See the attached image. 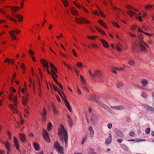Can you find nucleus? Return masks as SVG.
Returning <instances> with one entry per match:
<instances>
[{"mask_svg":"<svg viewBox=\"0 0 154 154\" xmlns=\"http://www.w3.org/2000/svg\"><path fill=\"white\" fill-rule=\"evenodd\" d=\"M58 135L63 143L64 141L66 147L68 143L67 132L65 129L64 126L62 124L60 125V128L59 129Z\"/></svg>","mask_w":154,"mask_h":154,"instance_id":"nucleus-1","label":"nucleus"},{"mask_svg":"<svg viewBox=\"0 0 154 154\" xmlns=\"http://www.w3.org/2000/svg\"><path fill=\"white\" fill-rule=\"evenodd\" d=\"M114 132L117 136L120 137L122 138L124 137V135L123 133L117 129L116 128L114 130Z\"/></svg>","mask_w":154,"mask_h":154,"instance_id":"nucleus-12","label":"nucleus"},{"mask_svg":"<svg viewBox=\"0 0 154 154\" xmlns=\"http://www.w3.org/2000/svg\"><path fill=\"white\" fill-rule=\"evenodd\" d=\"M41 62L42 63L44 69H45V66H46V64L48 65V62L46 61L45 60L42 59H41Z\"/></svg>","mask_w":154,"mask_h":154,"instance_id":"nucleus-29","label":"nucleus"},{"mask_svg":"<svg viewBox=\"0 0 154 154\" xmlns=\"http://www.w3.org/2000/svg\"><path fill=\"white\" fill-rule=\"evenodd\" d=\"M124 84L121 81H118L116 85V86L117 88L119 89H122L124 86Z\"/></svg>","mask_w":154,"mask_h":154,"instance_id":"nucleus-18","label":"nucleus"},{"mask_svg":"<svg viewBox=\"0 0 154 154\" xmlns=\"http://www.w3.org/2000/svg\"><path fill=\"white\" fill-rule=\"evenodd\" d=\"M147 94L146 92L144 91H142L141 93V96L143 98H146L147 97Z\"/></svg>","mask_w":154,"mask_h":154,"instance_id":"nucleus-36","label":"nucleus"},{"mask_svg":"<svg viewBox=\"0 0 154 154\" xmlns=\"http://www.w3.org/2000/svg\"><path fill=\"white\" fill-rule=\"evenodd\" d=\"M54 146L59 153L60 154H64L63 148L60 145L58 142L55 143Z\"/></svg>","mask_w":154,"mask_h":154,"instance_id":"nucleus-6","label":"nucleus"},{"mask_svg":"<svg viewBox=\"0 0 154 154\" xmlns=\"http://www.w3.org/2000/svg\"><path fill=\"white\" fill-rule=\"evenodd\" d=\"M142 105L145 108L148 113L150 114L154 113V107H152L146 103H142Z\"/></svg>","mask_w":154,"mask_h":154,"instance_id":"nucleus-5","label":"nucleus"},{"mask_svg":"<svg viewBox=\"0 0 154 154\" xmlns=\"http://www.w3.org/2000/svg\"><path fill=\"white\" fill-rule=\"evenodd\" d=\"M126 8L128 9H132L133 10L135 11H137V10H135L133 8H132V7L130 5H128V6H126Z\"/></svg>","mask_w":154,"mask_h":154,"instance_id":"nucleus-61","label":"nucleus"},{"mask_svg":"<svg viewBox=\"0 0 154 154\" xmlns=\"http://www.w3.org/2000/svg\"><path fill=\"white\" fill-rule=\"evenodd\" d=\"M101 41L104 47L106 48H109V47L108 44L105 40L103 39H101Z\"/></svg>","mask_w":154,"mask_h":154,"instance_id":"nucleus-25","label":"nucleus"},{"mask_svg":"<svg viewBox=\"0 0 154 154\" xmlns=\"http://www.w3.org/2000/svg\"><path fill=\"white\" fill-rule=\"evenodd\" d=\"M100 97L96 95H93L89 98V100H95L96 103L108 111L109 112H111L112 110L111 109L106 105L100 102Z\"/></svg>","mask_w":154,"mask_h":154,"instance_id":"nucleus-2","label":"nucleus"},{"mask_svg":"<svg viewBox=\"0 0 154 154\" xmlns=\"http://www.w3.org/2000/svg\"><path fill=\"white\" fill-rule=\"evenodd\" d=\"M150 128H147L145 130V132L147 134H149L150 132Z\"/></svg>","mask_w":154,"mask_h":154,"instance_id":"nucleus-52","label":"nucleus"},{"mask_svg":"<svg viewBox=\"0 0 154 154\" xmlns=\"http://www.w3.org/2000/svg\"><path fill=\"white\" fill-rule=\"evenodd\" d=\"M52 127V124L50 122L49 123L48 125L47 130L48 131H50L51 129V128Z\"/></svg>","mask_w":154,"mask_h":154,"instance_id":"nucleus-44","label":"nucleus"},{"mask_svg":"<svg viewBox=\"0 0 154 154\" xmlns=\"http://www.w3.org/2000/svg\"><path fill=\"white\" fill-rule=\"evenodd\" d=\"M73 69L75 72L76 73V74L78 75H79V71L78 70H77L74 67L73 68Z\"/></svg>","mask_w":154,"mask_h":154,"instance_id":"nucleus-63","label":"nucleus"},{"mask_svg":"<svg viewBox=\"0 0 154 154\" xmlns=\"http://www.w3.org/2000/svg\"><path fill=\"white\" fill-rule=\"evenodd\" d=\"M137 45H133L131 47V50L133 53L137 51Z\"/></svg>","mask_w":154,"mask_h":154,"instance_id":"nucleus-31","label":"nucleus"},{"mask_svg":"<svg viewBox=\"0 0 154 154\" xmlns=\"http://www.w3.org/2000/svg\"><path fill=\"white\" fill-rule=\"evenodd\" d=\"M87 37L91 39H93V40H94L96 38L98 37V36H88Z\"/></svg>","mask_w":154,"mask_h":154,"instance_id":"nucleus-49","label":"nucleus"},{"mask_svg":"<svg viewBox=\"0 0 154 154\" xmlns=\"http://www.w3.org/2000/svg\"><path fill=\"white\" fill-rule=\"evenodd\" d=\"M145 140L144 139H136V142H139L140 141H145Z\"/></svg>","mask_w":154,"mask_h":154,"instance_id":"nucleus-59","label":"nucleus"},{"mask_svg":"<svg viewBox=\"0 0 154 154\" xmlns=\"http://www.w3.org/2000/svg\"><path fill=\"white\" fill-rule=\"evenodd\" d=\"M91 121L93 125H97L99 122V118L98 116L95 114H93L91 117Z\"/></svg>","mask_w":154,"mask_h":154,"instance_id":"nucleus-7","label":"nucleus"},{"mask_svg":"<svg viewBox=\"0 0 154 154\" xmlns=\"http://www.w3.org/2000/svg\"><path fill=\"white\" fill-rule=\"evenodd\" d=\"M71 12L74 15L77 16L78 15L77 11L73 8H71Z\"/></svg>","mask_w":154,"mask_h":154,"instance_id":"nucleus-28","label":"nucleus"},{"mask_svg":"<svg viewBox=\"0 0 154 154\" xmlns=\"http://www.w3.org/2000/svg\"><path fill=\"white\" fill-rule=\"evenodd\" d=\"M129 135L131 137H134L135 135V133L133 131H131L129 132Z\"/></svg>","mask_w":154,"mask_h":154,"instance_id":"nucleus-50","label":"nucleus"},{"mask_svg":"<svg viewBox=\"0 0 154 154\" xmlns=\"http://www.w3.org/2000/svg\"><path fill=\"white\" fill-rule=\"evenodd\" d=\"M52 86L55 91H57L58 92H59V91L57 87H55L54 85H53Z\"/></svg>","mask_w":154,"mask_h":154,"instance_id":"nucleus-56","label":"nucleus"},{"mask_svg":"<svg viewBox=\"0 0 154 154\" xmlns=\"http://www.w3.org/2000/svg\"><path fill=\"white\" fill-rule=\"evenodd\" d=\"M121 147L124 149L126 151H127L129 149L128 147L126 145H125V144H122Z\"/></svg>","mask_w":154,"mask_h":154,"instance_id":"nucleus-40","label":"nucleus"},{"mask_svg":"<svg viewBox=\"0 0 154 154\" xmlns=\"http://www.w3.org/2000/svg\"><path fill=\"white\" fill-rule=\"evenodd\" d=\"M138 38L140 40L138 43V46L140 48L141 51L145 52L146 51V47L147 48H148V47L147 44L143 41L142 39L143 37L142 35H139Z\"/></svg>","mask_w":154,"mask_h":154,"instance_id":"nucleus-3","label":"nucleus"},{"mask_svg":"<svg viewBox=\"0 0 154 154\" xmlns=\"http://www.w3.org/2000/svg\"><path fill=\"white\" fill-rule=\"evenodd\" d=\"M95 28L98 32L101 33L102 34L104 35H106V33L102 29L97 26L95 27Z\"/></svg>","mask_w":154,"mask_h":154,"instance_id":"nucleus-32","label":"nucleus"},{"mask_svg":"<svg viewBox=\"0 0 154 154\" xmlns=\"http://www.w3.org/2000/svg\"><path fill=\"white\" fill-rule=\"evenodd\" d=\"M47 115V112L46 109L44 108L42 112V117L43 121L45 122L46 121V116Z\"/></svg>","mask_w":154,"mask_h":154,"instance_id":"nucleus-20","label":"nucleus"},{"mask_svg":"<svg viewBox=\"0 0 154 154\" xmlns=\"http://www.w3.org/2000/svg\"><path fill=\"white\" fill-rule=\"evenodd\" d=\"M112 141V136L111 133L109 134V137L106 139L105 143L107 145L110 144Z\"/></svg>","mask_w":154,"mask_h":154,"instance_id":"nucleus-14","label":"nucleus"},{"mask_svg":"<svg viewBox=\"0 0 154 154\" xmlns=\"http://www.w3.org/2000/svg\"><path fill=\"white\" fill-rule=\"evenodd\" d=\"M88 152L90 154H93L94 152V150L92 148H89L88 149Z\"/></svg>","mask_w":154,"mask_h":154,"instance_id":"nucleus-46","label":"nucleus"},{"mask_svg":"<svg viewBox=\"0 0 154 154\" xmlns=\"http://www.w3.org/2000/svg\"><path fill=\"white\" fill-rule=\"evenodd\" d=\"M61 2L63 3L66 7H67L68 5V2L67 0H61Z\"/></svg>","mask_w":154,"mask_h":154,"instance_id":"nucleus-39","label":"nucleus"},{"mask_svg":"<svg viewBox=\"0 0 154 154\" xmlns=\"http://www.w3.org/2000/svg\"><path fill=\"white\" fill-rule=\"evenodd\" d=\"M14 143L18 151H19L20 149H19L20 145L19 144V142L17 139L15 137H14Z\"/></svg>","mask_w":154,"mask_h":154,"instance_id":"nucleus-16","label":"nucleus"},{"mask_svg":"<svg viewBox=\"0 0 154 154\" xmlns=\"http://www.w3.org/2000/svg\"><path fill=\"white\" fill-rule=\"evenodd\" d=\"M20 32V31L18 29H16L15 30H13L11 31L9 33L13 39H14L15 40H17V39L16 38V35L14 34V32H16L17 34H18Z\"/></svg>","mask_w":154,"mask_h":154,"instance_id":"nucleus-11","label":"nucleus"},{"mask_svg":"<svg viewBox=\"0 0 154 154\" xmlns=\"http://www.w3.org/2000/svg\"><path fill=\"white\" fill-rule=\"evenodd\" d=\"M12 95V94H10V96L8 97L9 100L11 101H13L14 102V103L15 106H17V97L16 96H14L13 97H11Z\"/></svg>","mask_w":154,"mask_h":154,"instance_id":"nucleus-13","label":"nucleus"},{"mask_svg":"<svg viewBox=\"0 0 154 154\" xmlns=\"http://www.w3.org/2000/svg\"><path fill=\"white\" fill-rule=\"evenodd\" d=\"M122 48V45L120 43L116 45V48L117 50L119 51H121V48Z\"/></svg>","mask_w":154,"mask_h":154,"instance_id":"nucleus-41","label":"nucleus"},{"mask_svg":"<svg viewBox=\"0 0 154 154\" xmlns=\"http://www.w3.org/2000/svg\"><path fill=\"white\" fill-rule=\"evenodd\" d=\"M50 66L51 68V71L52 73L57 78H58V76L56 74V72H58L57 69L55 67L53 64L52 63H50Z\"/></svg>","mask_w":154,"mask_h":154,"instance_id":"nucleus-10","label":"nucleus"},{"mask_svg":"<svg viewBox=\"0 0 154 154\" xmlns=\"http://www.w3.org/2000/svg\"><path fill=\"white\" fill-rule=\"evenodd\" d=\"M125 109V107L123 105L118 106V110H124Z\"/></svg>","mask_w":154,"mask_h":154,"instance_id":"nucleus-42","label":"nucleus"},{"mask_svg":"<svg viewBox=\"0 0 154 154\" xmlns=\"http://www.w3.org/2000/svg\"><path fill=\"white\" fill-rule=\"evenodd\" d=\"M152 5H147L145 6V8L146 9L152 8Z\"/></svg>","mask_w":154,"mask_h":154,"instance_id":"nucleus-55","label":"nucleus"},{"mask_svg":"<svg viewBox=\"0 0 154 154\" xmlns=\"http://www.w3.org/2000/svg\"><path fill=\"white\" fill-rule=\"evenodd\" d=\"M45 67L46 68V70L48 73V74L49 75H51L52 74L49 71L48 69L49 66L48 64H46V66H45Z\"/></svg>","mask_w":154,"mask_h":154,"instance_id":"nucleus-48","label":"nucleus"},{"mask_svg":"<svg viewBox=\"0 0 154 154\" xmlns=\"http://www.w3.org/2000/svg\"><path fill=\"white\" fill-rule=\"evenodd\" d=\"M152 101H153V103L152 104V105H154V92H152Z\"/></svg>","mask_w":154,"mask_h":154,"instance_id":"nucleus-60","label":"nucleus"},{"mask_svg":"<svg viewBox=\"0 0 154 154\" xmlns=\"http://www.w3.org/2000/svg\"><path fill=\"white\" fill-rule=\"evenodd\" d=\"M136 18L140 21H142V18L141 16H138L137 17H136Z\"/></svg>","mask_w":154,"mask_h":154,"instance_id":"nucleus-64","label":"nucleus"},{"mask_svg":"<svg viewBox=\"0 0 154 154\" xmlns=\"http://www.w3.org/2000/svg\"><path fill=\"white\" fill-rule=\"evenodd\" d=\"M80 78H81V82L82 83L84 84V85H86V82H85V79L83 78L82 76L81 75L80 76Z\"/></svg>","mask_w":154,"mask_h":154,"instance_id":"nucleus-43","label":"nucleus"},{"mask_svg":"<svg viewBox=\"0 0 154 154\" xmlns=\"http://www.w3.org/2000/svg\"><path fill=\"white\" fill-rule=\"evenodd\" d=\"M111 108L116 110H118V106H111Z\"/></svg>","mask_w":154,"mask_h":154,"instance_id":"nucleus-51","label":"nucleus"},{"mask_svg":"<svg viewBox=\"0 0 154 154\" xmlns=\"http://www.w3.org/2000/svg\"><path fill=\"white\" fill-rule=\"evenodd\" d=\"M5 145V147L7 150L8 151L10 152L11 151V144L8 141L5 143H2Z\"/></svg>","mask_w":154,"mask_h":154,"instance_id":"nucleus-17","label":"nucleus"},{"mask_svg":"<svg viewBox=\"0 0 154 154\" xmlns=\"http://www.w3.org/2000/svg\"><path fill=\"white\" fill-rule=\"evenodd\" d=\"M51 75L53 79H54V81L57 84L58 82L57 79L55 78V77L54 76V75L53 74H52Z\"/></svg>","mask_w":154,"mask_h":154,"instance_id":"nucleus-57","label":"nucleus"},{"mask_svg":"<svg viewBox=\"0 0 154 154\" xmlns=\"http://www.w3.org/2000/svg\"><path fill=\"white\" fill-rule=\"evenodd\" d=\"M68 123L70 125V126L72 127L73 125V122L72 119L70 118L69 116H68Z\"/></svg>","mask_w":154,"mask_h":154,"instance_id":"nucleus-35","label":"nucleus"},{"mask_svg":"<svg viewBox=\"0 0 154 154\" xmlns=\"http://www.w3.org/2000/svg\"><path fill=\"white\" fill-rule=\"evenodd\" d=\"M73 3L78 8H82L83 10L84 11H85V12H86L87 13H88V11L85 9L84 7H82L80 4L76 3L75 2H74Z\"/></svg>","mask_w":154,"mask_h":154,"instance_id":"nucleus-24","label":"nucleus"},{"mask_svg":"<svg viewBox=\"0 0 154 154\" xmlns=\"http://www.w3.org/2000/svg\"><path fill=\"white\" fill-rule=\"evenodd\" d=\"M43 136L45 140L48 143H50L51 141L50 139L48 132L45 129H43Z\"/></svg>","mask_w":154,"mask_h":154,"instance_id":"nucleus-8","label":"nucleus"},{"mask_svg":"<svg viewBox=\"0 0 154 154\" xmlns=\"http://www.w3.org/2000/svg\"><path fill=\"white\" fill-rule=\"evenodd\" d=\"M91 45H92V47L94 48H98V46L95 44H91Z\"/></svg>","mask_w":154,"mask_h":154,"instance_id":"nucleus-62","label":"nucleus"},{"mask_svg":"<svg viewBox=\"0 0 154 154\" xmlns=\"http://www.w3.org/2000/svg\"><path fill=\"white\" fill-rule=\"evenodd\" d=\"M9 107L10 109L12 110L14 113H17L18 112L16 109L15 107L12 104H10L9 105Z\"/></svg>","mask_w":154,"mask_h":154,"instance_id":"nucleus-26","label":"nucleus"},{"mask_svg":"<svg viewBox=\"0 0 154 154\" xmlns=\"http://www.w3.org/2000/svg\"><path fill=\"white\" fill-rule=\"evenodd\" d=\"M64 103L65 104L68 110L71 112H72V109L71 107L70 106L69 103L68 101L66 99H64Z\"/></svg>","mask_w":154,"mask_h":154,"instance_id":"nucleus-19","label":"nucleus"},{"mask_svg":"<svg viewBox=\"0 0 154 154\" xmlns=\"http://www.w3.org/2000/svg\"><path fill=\"white\" fill-rule=\"evenodd\" d=\"M6 18L8 20H10L11 21H14L15 22V23H16L17 21V20L15 19L12 18L11 17L9 16H6Z\"/></svg>","mask_w":154,"mask_h":154,"instance_id":"nucleus-33","label":"nucleus"},{"mask_svg":"<svg viewBox=\"0 0 154 154\" xmlns=\"http://www.w3.org/2000/svg\"><path fill=\"white\" fill-rule=\"evenodd\" d=\"M98 22L101 25L103 26H104V27H105L106 28L105 26V25H106L105 23H104V22L103 21H102L101 20H98Z\"/></svg>","mask_w":154,"mask_h":154,"instance_id":"nucleus-45","label":"nucleus"},{"mask_svg":"<svg viewBox=\"0 0 154 154\" xmlns=\"http://www.w3.org/2000/svg\"><path fill=\"white\" fill-rule=\"evenodd\" d=\"M34 145L35 150L36 151H38L39 149L40 146L39 144L36 143H34Z\"/></svg>","mask_w":154,"mask_h":154,"instance_id":"nucleus-37","label":"nucleus"},{"mask_svg":"<svg viewBox=\"0 0 154 154\" xmlns=\"http://www.w3.org/2000/svg\"><path fill=\"white\" fill-rule=\"evenodd\" d=\"M77 65L78 66L81 68L83 64L81 62H78L77 63Z\"/></svg>","mask_w":154,"mask_h":154,"instance_id":"nucleus-53","label":"nucleus"},{"mask_svg":"<svg viewBox=\"0 0 154 154\" xmlns=\"http://www.w3.org/2000/svg\"><path fill=\"white\" fill-rule=\"evenodd\" d=\"M128 63L130 65L132 66H134L135 64V62L134 60H130L128 61Z\"/></svg>","mask_w":154,"mask_h":154,"instance_id":"nucleus-38","label":"nucleus"},{"mask_svg":"<svg viewBox=\"0 0 154 154\" xmlns=\"http://www.w3.org/2000/svg\"><path fill=\"white\" fill-rule=\"evenodd\" d=\"M20 9V8L18 7H12L11 10L12 11H18Z\"/></svg>","mask_w":154,"mask_h":154,"instance_id":"nucleus-47","label":"nucleus"},{"mask_svg":"<svg viewBox=\"0 0 154 154\" xmlns=\"http://www.w3.org/2000/svg\"><path fill=\"white\" fill-rule=\"evenodd\" d=\"M88 130L90 131V136L91 137H93L94 136V131L92 127L90 126Z\"/></svg>","mask_w":154,"mask_h":154,"instance_id":"nucleus-23","label":"nucleus"},{"mask_svg":"<svg viewBox=\"0 0 154 154\" xmlns=\"http://www.w3.org/2000/svg\"><path fill=\"white\" fill-rule=\"evenodd\" d=\"M52 106L53 108L54 114L55 115H57L58 114V112L54 104H52Z\"/></svg>","mask_w":154,"mask_h":154,"instance_id":"nucleus-30","label":"nucleus"},{"mask_svg":"<svg viewBox=\"0 0 154 154\" xmlns=\"http://www.w3.org/2000/svg\"><path fill=\"white\" fill-rule=\"evenodd\" d=\"M137 26L136 25H133L131 27V29L133 30H134L137 28Z\"/></svg>","mask_w":154,"mask_h":154,"instance_id":"nucleus-54","label":"nucleus"},{"mask_svg":"<svg viewBox=\"0 0 154 154\" xmlns=\"http://www.w3.org/2000/svg\"><path fill=\"white\" fill-rule=\"evenodd\" d=\"M113 24L116 27L118 28H120V26L116 22H114L113 23Z\"/></svg>","mask_w":154,"mask_h":154,"instance_id":"nucleus-58","label":"nucleus"},{"mask_svg":"<svg viewBox=\"0 0 154 154\" xmlns=\"http://www.w3.org/2000/svg\"><path fill=\"white\" fill-rule=\"evenodd\" d=\"M28 100V97H23L22 99V103L24 105L26 106L27 105Z\"/></svg>","mask_w":154,"mask_h":154,"instance_id":"nucleus-27","label":"nucleus"},{"mask_svg":"<svg viewBox=\"0 0 154 154\" xmlns=\"http://www.w3.org/2000/svg\"><path fill=\"white\" fill-rule=\"evenodd\" d=\"M19 137L20 140L23 142L25 143L26 141V135L23 134H20Z\"/></svg>","mask_w":154,"mask_h":154,"instance_id":"nucleus-15","label":"nucleus"},{"mask_svg":"<svg viewBox=\"0 0 154 154\" xmlns=\"http://www.w3.org/2000/svg\"><path fill=\"white\" fill-rule=\"evenodd\" d=\"M140 83L143 87H145L148 84V81L147 80L143 79L140 81Z\"/></svg>","mask_w":154,"mask_h":154,"instance_id":"nucleus-21","label":"nucleus"},{"mask_svg":"<svg viewBox=\"0 0 154 154\" xmlns=\"http://www.w3.org/2000/svg\"><path fill=\"white\" fill-rule=\"evenodd\" d=\"M127 14L131 17L133 16L134 15H137L136 14L131 10L128 11L127 12Z\"/></svg>","mask_w":154,"mask_h":154,"instance_id":"nucleus-34","label":"nucleus"},{"mask_svg":"<svg viewBox=\"0 0 154 154\" xmlns=\"http://www.w3.org/2000/svg\"><path fill=\"white\" fill-rule=\"evenodd\" d=\"M75 20L76 22L80 24L81 23H90V22L87 20L83 17H81L79 18H75Z\"/></svg>","mask_w":154,"mask_h":154,"instance_id":"nucleus-9","label":"nucleus"},{"mask_svg":"<svg viewBox=\"0 0 154 154\" xmlns=\"http://www.w3.org/2000/svg\"><path fill=\"white\" fill-rule=\"evenodd\" d=\"M89 73L90 77L93 78H95L96 77H97L99 79H100L102 75V72L99 70L95 71L94 74L92 73L90 70H89Z\"/></svg>","mask_w":154,"mask_h":154,"instance_id":"nucleus-4","label":"nucleus"},{"mask_svg":"<svg viewBox=\"0 0 154 154\" xmlns=\"http://www.w3.org/2000/svg\"><path fill=\"white\" fill-rule=\"evenodd\" d=\"M13 15L14 16L18 19L19 21H23V17L21 14H14Z\"/></svg>","mask_w":154,"mask_h":154,"instance_id":"nucleus-22","label":"nucleus"}]
</instances>
